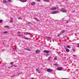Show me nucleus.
I'll return each instance as SVG.
<instances>
[{"instance_id":"obj_14","label":"nucleus","mask_w":79,"mask_h":79,"mask_svg":"<svg viewBox=\"0 0 79 79\" xmlns=\"http://www.w3.org/2000/svg\"><path fill=\"white\" fill-rule=\"evenodd\" d=\"M24 50H27V51H30V52L31 50L29 49L28 48H24Z\"/></svg>"},{"instance_id":"obj_28","label":"nucleus","mask_w":79,"mask_h":79,"mask_svg":"<svg viewBox=\"0 0 79 79\" xmlns=\"http://www.w3.org/2000/svg\"><path fill=\"white\" fill-rule=\"evenodd\" d=\"M3 22V20H0V23H2Z\"/></svg>"},{"instance_id":"obj_36","label":"nucleus","mask_w":79,"mask_h":79,"mask_svg":"<svg viewBox=\"0 0 79 79\" xmlns=\"http://www.w3.org/2000/svg\"><path fill=\"white\" fill-rule=\"evenodd\" d=\"M66 23H69V21H67V22H66Z\"/></svg>"},{"instance_id":"obj_43","label":"nucleus","mask_w":79,"mask_h":79,"mask_svg":"<svg viewBox=\"0 0 79 79\" xmlns=\"http://www.w3.org/2000/svg\"><path fill=\"white\" fill-rule=\"evenodd\" d=\"M0 49H1V48L0 47Z\"/></svg>"},{"instance_id":"obj_17","label":"nucleus","mask_w":79,"mask_h":79,"mask_svg":"<svg viewBox=\"0 0 79 79\" xmlns=\"http://www.w3.org/2000/svg\"><path fill=\"white\" fill-rule=\"evenodd\" d=\"M25 33V34H28V35H31V33H30L26 32Z\"/></svg>"},{"instance_id":"obj_24","label":"nucleus","mask_w":79,"mask_h":79,"mask_svg":"<svg viewBox=\"0 0 79 79\" xmlns=\"http://www.w3.org/2000/svg\"><path fill=\"white\" fill-rule=\"evenodd\" d=\"M61 35V34H58L57 36L58 37H60V35Z\"/></svg>"},{"instance_id":"obj_27","label":"nucleus","mask_w":79,"mask_h":79,"mask_svg":"<svg viewBox=\"0 0 79 79\" xmlns=\"http://www.w3.org/2000/svg\"><path fill=\"white\" fill-rule=\"evenodd\" d=\"M51 58V57L50 56L48 58V60H50V59Z\"/></svg>"},{"instance_id":"obj_42","label":"nucleus","mask_w":79,"mask_h":79,"mask_svg":"<svg viewBox=\"0 0 79 79\" xmlns=\"http://www.w3.org/2000/svg\"><path fill=\"white\" fill-rule=\"evenodd\" d=\"M34 78H31V79H34Z\"/></svg>"},{"instance_id":"obj_39","label":"nucleus","mask_w":79,"mask_h":79,"mask_svg":"<svg viewBox=\"0 0 79 79\" xmlns=\"http://www.w3.org/2000/svg\"><path fill=\"white\" fill-rule=\"evenodd\" d=\"M48 38L49 39H50V37H48Z\"/></svg>"},{"instance_id":"obj_9","label":"nucleus","mask_w":79,"mask_h":79,"mask_svg":"<svg viewBox=\"0 0 79 79\" xmlns=\"http://www.w3.org/2000/svg\"><path fill=\"white\" fill-rule=\"evenodd\" d=\"M57 70H58V71H62V70H63V68L61 67L58 68Z\"/></svg>"},{"instance_id":"obj_29","label":"nucleus","mask_w":79,"mask_h":79,"mask_svg":"<svg viewBox=\"0 0 79 79\" xmlns=\"http://www.w3.org/2000/svg\"><path fill=\"white\" fill-rule=\"evenodd\" d=\"M66 47H67V48H70V46H67Z\"/></svg>"},{"instance_id":"obj_30","label":"nucleus","mask_w":79,"mask_h":79,"mask_svg":"<svg viewBox=\"0 0 79 79\" xmlns=\"http://www.w3.org/2000/svg\"><path fill=\"white\" fill-rule=\"evenodd\" d=\"M73 56H74L75 57H77V56L76 55H73Z\"/></svg>"},{"instance_id":"obj_19","label":"nucleus","mask_w":79,"mask_h":79,"mask_svg":"<svg viewBox=\"0 0 79 79\" xmlns=\"http://www.w3.org/2000/svg\"><path fill=\"white\" fill-rule=\"evenodd\" d=\"M4 27H6V28H8L10 27L8 26H5Z\"/></svg>"},{"instance_id":"obj_11","label":"nucleus","mask_w":79,"mask_h":79,"mask_svg":"<svg viewBox=\"0 0 79 79\" xmlns=\"http://www.w3.org/2000/svg\"><path fill=\"white\" fill-rule=\"evenodd\" d=\"M19 1L21 2H27V0H19Z\"/></svg>"},{"instance_id":"obj_12","label":"nucleus","mask_w":79,"mask_h":79,"mask_svg":"<svg viewBox=\"0 0 79 79\" xmlns=\"http://www.w3.org/2000/svg\"><path fill=\"white\" fill-rule=\"evenodd\" d=\"M64 32H65V31L64 30H62L60 32V33L61 34H63Z\"/></svg>"},{"instance_id":"obj_32","label":"nucleus","mask_w":79,"mask_h":79,"mask_svg":"<svg viewBox=\"0 0 79 79\" xmlns=\"http://www.w3.org/2000/svg\"><path fill=\"white\" fill-rule=\"evenodd\" d=\"M25 39H26V40H29V38H24Z\"/></svg>"},{"instance_id":"obj_25","label":"nucleus","mask_w":79,"mask_h":79,"mask_svg":"<svg viewBox=\"0 0 79 79\" xmlns=\"http://www.w3.org/2000/svg\"><path fill=\"white\" fill-rule=\"evenodd\" d=\"M3 33H4V34H7L8 33V32H7V31H4V32H3Z\"/></svg>"},{"instance_id":"obj_5","label":"nucleus","mask_w":79,"mask_h":79,"mask_svg":"<svg viewBox=\"0 0 79 79\" xmlns=\"http://www.w3.org/2000/svg\"><path fill=\"white\" fill-rule=\"evenodd\" d=\"M21 32H18L17 33V35L18 36H19V37L21 36Z\"/></svg>"},{"instance_id":"obj_13","label":"nucleus","mask_w":79,"mask_h":79,"mask_svg":"<svg viewBox=\"0 0 79 79\" xmlns=\"http://www.w3.org/2000/svg\"><path fill=\"white\" fill-rule=\"evenodd\" d=\"M35 53H36V54H38V53H39V50H36Z\"/></svg>"},{"instance_id":"obj_37","label":"nucleus","mask_w":79,"mask_h":79,"mask_svg":"<svg viewBox=\"0 0 79 79\" xmlns=\"http://www.w3.org/2000/svg\"><path fill=\"white\" fill-rule=\"evenodd\" d=\"M12 67H13V66H10V67H9L8 68H12Z\"/></svg>"},{"instance_id":"obj_22","label":"nucleus","mask_w":79,"mask_h":79,"mask_svg":"<svg viewBox=\"0 0 79 79\" xmlns=\"http://www.w3.org/2000/svg\"><path fill=\"white\" fill-rule=\"evenodd\" d=\"M57 56H56L54 59V60H57Z\"/></svg>"},{"instance_id":"obj_6","label":"nucleus","mask_w":79,"mask_h":79,"mask_svg":"<svg viewBox=\"0 0 79 79\" xmlns=\"http://www.w3.org/2000/svg\"><path fill=\"white\" fill-rule=\"evenodd\" d=\"M50 51H48L45 50H44L43 51L44 53H50Z\"/></svg>"},{"instance_id":"obj_33","label":"nucleus","mask_w":79,"mask_h":79,"mask_svg":"<svg viewBox=\"0 0 79 79\" xmlns=\"http://www.w3.org/2000/svg\"><path fill=\"white\" fill-rule=\"evenodd\" d=\"M27 24H31V23H30V22H28L27 23Z\"/></svg>"},{"instance_id":"obj_23","label":"nucleus","mask_w":79,"mask_h":79,"mask_svg":"<svg viewBox=\"0 0 79 79\" xmlns=\"http://www.w3.org/2000/svg\"><path fill=\"white\" fill-rule=\"evenodd\" d=\"M18 19H19V20L22 19V18H21V17H18Z\"/></svg>"},{"instance_id":"obj_35","label":"nucleus","mask_w":79,"mask_h":79,"mask_svg":"<svg viewBox=\"0 0 79 79\" xmlns=\"http://www.w3.org/2000/svg\"><path fill=\"white\" fill-rule=\"evenodd\" d=\"M7 1H8L9 2H11V0H7Z\"/></svg>"},{"instance_id":"obj_10","label":"nucleus","mask_w":79,"mask_h":79,"mask_svg":"<svg viewBox=\"0 0 79 79\" xmlns=\"http://www.w3.org/2000/svg\"><path fill=\"white\" fill-rule=\"evenodd\" d=\"M36 71L38 73H39V74H40V73H41L40 70H39V69H36Z\"/></svg>"},{"instance_id":"obj_15","label":"nucleus","mask_w":79,"mask_h":79,"mask_svg":"<svg viewBox=\"0 0 79 79\" xmlns=\"http://www.w3.org/2000/svg\"><path fill=\"white\" fill-rule=\"evenodd\" d=\"M35 4V2H33L31 3L32 5H34Z\"/></svg>"},{"instance_id":"obj_8","label":"nucleus","mask_w":79,"mask_h":79,"mask_svg":"<svg viewBox=\"0 0 79 79\" xmlns=\"http://www.w3.org/2000/svg\"><path fill=\"white\" fill-rule=\"evenodd\" d=\"M64 48H65V49L66 50V52H69V49L67 48H66V47H64Z\"/></svg>"},{"instance_id":"obj_16","label":"nucleus","mask_w":79,"mask_h":79,"mask_svg":"<svg viewBox=\"0 0 79 79\" xmlns=\"http://www.w3.org/2000/svg\"><path fill=\"white\" fill-rule=\"evenodd\" d=\"M34 19L36 20V21H39V19H37V18H34Z\"/></svg>"},{"instance_id":"obj_7","label":"nucleus","mask_w":79,"mask_h":79,"mask_svg":"<svg viewBox=\"0 0 79 79\" xmlns=\"http://www.w3.org/2000/svg\"><path fill=\"white\" fill-rule=\"evenodd\" d=\"M13 18H11L9 20V23H11L13 22Z\"/></svg>"},{"instance_id":"obj_34","label":"nucleus","mask_w":79,"mask_h":79,"mask_svg":"<svg viewBox=\"0 0 79 79\" xmlns=\"http://www.w3.org/2000/svg\"><path fill=\"white\" fill-rule=\"evenodd\" d=\"M77 47H79V43L77 44Z\"/></svg>"},{"instance_id":"obj_38","label":"nucleus","mask_w":79,"mask_h":79,"mask_svg":"<svg viewBox=\"0 0 79 79\" xmlns=\"http://www.w3.org/2000/svg\"><path fill=\"white\" fill-rule=\"evenodd\" d=\"M73 52H75V49H73Z\"/></svg>"},{"instance_id":"obj_4","label":"nucleus","mask_w":79,"mask_h":79,"mask_svg":"<svg viewBox=\"0 0 79 79\" xmlns=\"http://www.w3.org/2000/svg\"><path fill=\"white\" fill-rule=\"evenodd\" d=\"M47 72H48V73H52L53 70L50 69H48L47 70Z\"/></svg>"},{"instance_id":"obj_40","label":"nucleus","mask_w":79,"mask_h":79,"mask_svg":"<svg viewBox=\"0 0 79 79\" xmlns=\"http://www.w3.org/2000/svg\"><path fill=\"white\" fill-rule=\"evenodd\" d=\"M37 1H38V2H40V0H37Z\"/></svg>"},{"instance_id":"obj_26","label":"nucleus","mask_w":79,"mask_h":79,"mask_svg":"<svg viewBox=\"0 0 79 79\" xmlns=\"http://www.w3.org/2000/svg\"><path fill=\"white\" fill-rule=\"evenodd\" d=\"M13 63H14V62H11L10 63V64H13Z\"/></svg>"},{"instance_id":"obj_1","label":"nucleus","mask_w":79,"mask_h":79,"mask_svg":"<svg viewBox=\"0 0 79 79\" xmlns=\"http://www.w3.org/2000/svg\"><path fill=\"white\" fill-rule=\"evenodd\" d=\"M57 8H58V7H52L51 8L50 10L51 11H55V10H57Z\"/></svg>"},{"instance_id":"obj_3","label":"nucleus","mask_w":79,"mask_h":79,"mask_svg":"<svg viewBox=\"0 0 79 79\" xmlns=\"http://www.w3.org/2000/svg\"><path fill=\"white\" fill-rule=\"evenodd\" d=\"M60 11L63 13H66V10L65 9H62L60 10Z\"/></svg>"},{"instance_id":"obj_18","label":"nucleus","mask_w":79,"mask_h":79,"mask_svg":"<svg viewBox=\"0 0 79 79\" xmlns=\"http://www.w3.org/2000/svg\"><path fill=\"white\" fill-rule=\"evenodd\" d=\"M44 2H49V0H43Z\"/></svg>"},{"instance_id":"obj_21","label":"nucleus","mask_w":79,"mask_h":79,"mask_svg":"<svg viewBox=\"0 0 79 79\" xmlns=\"http://www.w3.org/2000/svg\"><path fill=\"white\" fill-rule=\"evenodd\" d=\"M54 66H59V65L57 64H54Z\"/></svg>"},{"instance_id":"obj_2","label":"nucleus","mask_w":79,"mask_h":79,"mask_svg":"<svg viewBox=\"0 0 79 79\" xmlns=\"http://www.w3.org/2000/svg\"><path fill=\"white\" fill-rule=\"evenodd\" d=\"M57 13H59V12L58 11H54L51 12V14H57Z\"/></svg>"},{"instance_id":"obj_20","label":"nucleus","mask_w":79,"mask_h":79,"mask_svg":"<svg viewBox=\"0 0 79 79\" xmlns=\"http://www.w3.org/2000/svg\"><path fill=\"white\" fill-rule=\"evenodd\" d=\"M3 3H7V1L6 0H4L3 1Z\"/></svg>"},{"instance_id":"obj_41","label":"nucleus","mask_w":79,"mask_h":79,"mask_svg":"<svg viewBox=\"0 0 79 79\" xmlns=\"http://www.w3.org/2000/svg\"><path fill=\"white\" fill-rule=\"evenodd\" d=\"M64 18L62 19V20H64Z\"/></svg>"},{"instance_id":"obj_31","label":"nucleus","mask_w":79,"mask_h":79,"mask_svg":"<svg viewBox=\"0 0 79 79\" xmlns=\"http://www.w3.org/2000/svg\"><path fill=\"white\" fill-rule=\"evenodd\" d=\"M13 66H14V67H15V68H16L17 67V66L16 65H13L12 66V67Z\"/></svg>"}]
</instances>
